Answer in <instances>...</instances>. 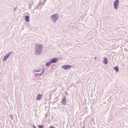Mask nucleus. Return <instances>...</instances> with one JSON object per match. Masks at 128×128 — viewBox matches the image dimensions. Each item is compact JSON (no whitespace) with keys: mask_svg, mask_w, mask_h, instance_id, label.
Returning a JSON list of instances; mask_svg holds the SVG:
<instances>
[{"mask_svg":"<svg viewBox=\"0 0 128 128\" xmlns=\"http://www.w3.org/2000/svg\"><path fill=\"white\" fill-rule=\"evenodd\" d=\"M83 128H84V127H83Z\"/></svg>","mask_w":128,"mask_h":128,"instance_id":"nucleus-22","label":"nucleus"},{"mask_svg":"<svg viewBox=\"0 0 128 128\" xmlns=\"http://www.w3.org/2000/svg\"><path fill=\"white\" fill-rule=\"evenodd\" d=\"M42 4V3H39V6H40V5H41V4Z\"/></svg>","mask_w":128,"mask_h":128,"instance_id":"nucleus-19","label":"nucleus"},{"mask_svg":"<svg viewBox=\"0 0 128 128\" xmlns=\"http://www.w3.org/2000/svg\"><path fill=\"white\" fill-rule=\"evenodd\" d=\"M46 0H44V2H43V4H43L41 6V7H42V6H44V4H45V2H46Z\"/></svg>","mask_w":128,"mask_h":128,"instance_id":"nucleus-17","label":"nucleus"},{"mask_svg":"<svg viewBox=\"0 0 128 128\" xmlns=\"http://www.w3.org/2000/svg\"><path fill=\"white\" fill-rule=\"evenodd\" d=\"M49 128H55L53 126H51Z\"/></svg>","mask_w":128,"mask_h":128,"instance_id":"nucleus-18","label":"nucleus"},{"mask_svg":"<svg viewBox=\"0 0 128 128\" xmlns=\"http://www.w3.org/2000/svg\"><path fill=\"white\" fill-rule=\"evenodd\" d=\"M43 70L40 74H35V75L36 77L38 78H39V77L44 72V69L43 68L42 69Z\"/></svg>","mask_w":128,"mask_h":128,"instance_id":"nucleus-7","label":"nucleus"},{"mask_svg":"<svg viewBox=\"0 0 128 128\" xmlns=\"http://www.w3.org/2000/svg\"><path fill=\"white\" fill-rule=\"evenodd\" d=\"M40 70H34L33 71V72L34 73H35V72H40Z\"/></svg>","mask_w":128,"mask_h":128,"instance_id":"nucleus-14","label":"nucleus"},{"mask_svg":"<svg viewBox=\"0 0 128 128\" xmlns=\"http://www.w3.org/2000/svg\"><path fill=\"white\" fill-rule=\"evenodd\" d=\"M42 96V95L40 94H38L36 98V99L37 100H39L41 99V98Z\"/></svg>","mask_w":128,"mask_h":128,"instance_id":"nucleus-10","label":"nucleus"},{"mask_svg":"<svg viewBox=\"0 0 128 128\" xmlns=\"http://www.w3.org/2000/svg\"><path fill=\"white\" fill-rule=\"evenodd\" d=\"M119 3L118 0H116L114 2V8L117 10L118 8V5Z\"/></svg>","mask_w":128,"mask_h":128,"instance_id":"nucleus-4","label":"nucleus"},{"mask_svg":"<svg viewBox=\"0 0 128 128\" xmlns=\"http://www.w3.org/2000/svg\"><path fill=\"white\" fill-rule=\"evenodd\" d=\"M103 62L105 64H107L108 63V60L106 58H104L103 60Z\"/></svg>","mask_w":128,"mask_h":128,"instance_id":"nucleus-12","label":"nucleus"},{"mask_svg":"<svg viewBox=\"0 0 128 128\" xmlns=\"http://www.w3.org/2000/svg\"><path fill=\"white\" fill-rule=\"evenodd\" d=\"M39 128H43V126H42L39 125L38 126Z\"/></svg>","mask_w":128,"mask_h":128,"instance_id":"nucleus-15","label":"nucleus"},{"mask_svg":"<svg viewBox=\"0 0 128 128\" xmlns=\"http://www.w3.org/2000/svg\"><path fill=\"white\" fill-rule=\"evenodd\" d=\"M17 9V7H15L14 8V12L16 11Z\"/></svg>","mask_w":128,"mask_h":128,"instance_id":"nucleus-16","label":"nucleus"},{"mask_svg":"<svg viewBox=\"0 0 128 128\" xmlns=\"http://www.w3.org/2000/svg\"><path fill=\"white\" fill-rule=\"evenodd\" d=\"M50 18L51 20L55 23L58 19L59 16L57 13H56L51 16Z\"/></svg>","mask_w":128,"mask_h":128,"instance_id":"nucleus-2","label":"nucleus"},{"mask_svg":"<svg viewBox=\"0 0 128 128\" xmlns=\"http://www.w3.org/2000/svg\"><path fill=\"white\" fill-rule=\"evenodd\" d=\"M34 128H36L34 126Z\"/></svg>","mask_w":128,"mask_h":128,"instance_id":"nucleus-20","label":"nucleus"},{"mask_svg":"<svg viewBox=\"0 0 128 128\" xmlns=\"http://www.w3.org/2000/svg\"><path fill=\"white\" fill-rule=\"evenodd\" d=\"M12 53V52H10L6 54L5 55L3 58L2 61L3 62L6 61L7 59L10 57V54H11Z\"/></svg>","mask_w":128,"mask_h":128,"instance_id":"nucleus-3","label":"nucleus"},{"mask_svg":"<svg viewBox=\"0 0 128 128\" xmlns=\"http://www.w3.org/2000/svg\"><path fill=\"white\" fill-rule=\"evenodd\" d=\"M96 57H95V59H96Z\"/></svg>","mask_w":128,"mask_h":128,"instance_id":"nucleus-21","label":"nucleus"},{"mask_svg":"<svg viewBox=\"0 0 128 128\" xmlns=\"http://www.w3.org/2000/svg\"><path fill=\"white\" fill-rule=\"evenodd\" d=\"M73 67L72 66L65 65L62 66V68L64 70L70 69L71 67Z\"/></svg>","mask_w":128,"mask_h":128,"instance_id":"nucleus-5","label":"nucleus"},{"mask_svg":"<svg viewBox=\"0 0 128 128\" xmlns=\"http://www.w3.org/2000/svg\"><path fill=\"white\" fill-rule=\"evenodd\" d=\"M114 70L116 72H118L119 70L117 66L116 67H114Z\"/></svg>","mask_w":128,"mask_h":128,"instance_id":"nucleus-13","label":"nucleus"},{"mask_svg":"<svg viewBox=\"0 0 128 128\" xmlns=\"http://www.w3.org/2000/svg\"><path fill=\"white\" fill-rule=\"evenodd\" d=\"M25 19L26 21L27 22H29L30 21V16H26L25 17Z\"/></svg>","mask_w":128,"mask_h":128,"instance_id":"nucleus-9","label":"nucleus"},{"mask_svg":"<svg viewBox=\"0 0 128 128\" xmlns=\"http://www.w3.org/2000/svg\"><path fill=\"white\" fill-rule=\"evenodd\" d=\"M52 63L50 61L48 62L46 64V66L47 67H48L50 66L52 64Z\"/></svg>","mask_w":128,"mask_h":128,"instance_id":"nucleus-11","label":"nucleus"},{"mask_svg":"<svg viewBox=\"0 0 128 128\" xmlns=\"http://www.w3.org/2000/svg\"><path fill=\"white\" fill-rule=\"evenodd\" d=\"M42 44H37L35 48L34 53L36 55H40L42 52Z\"/></svg>","mask_w":128,"mask_h":128,"instance_id":"nucleus-1","label":"nucleus"},{"mask_svg":"<svg viewBox=\"0 0 128 128\" xmlns=\"http://www.w3.org/2000/svg\"><path fill=\"white\" fill-rule=\"evenodd\" d=\"M58 59L56 58H53L50 60V61L52 63L55 64L58 61Z\"/></svg>","mask_w":128,"mask_h":128,"instance_id":"nucleus-6","label":"nucleus"},{"mask_svg":"<svg viewBox=\"0 0 128 128\" xmlns=\"http://www.w3.org/2000/svg\"><path fill=\"white\" fill-rule=\"evenodd\" d=\"M66 100L65 97H64L62 101V103L63 104L66 105Z\"/></svg>","mask_w":128,"mask_h":128,"instance_id":"nucleus-8","label":"nucleus"}]
</instances>
